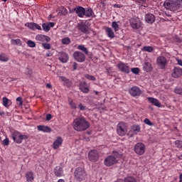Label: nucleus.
Here are the masks:
<instances>
[{
	"instance_id": "1",
	"label": "nucleus",
	"mask_w": 182,
	"mask_h": 182,
	"mask_svg": "<svg viewBox=\"0 0 182 182\" xmlns=\"http://www.w3.org/2000/svg\"><path fill=\"white\" fill-rule=\"evenodd\" d=\"M73 127L76 132H85L90 127V123L83 117H78L74 119Z\"/></svg>"
},
{
	"instance_id": "41",
	"label": "nucleus",
	"mask_w": 182,
	"mask_h": 182,
	"mask_svg": "<svg viewBox=\"0 0 182 182\" xmlns=\"http://www.w3.org/2000/svg\"><path fill=\"white\" fill-rule=\"evenodd\" d=\"M142 50L144 52H149V53L153 52V47L151 46H144Z\"/></svg>"
},
{
	"instance_id": "38",
	"label": "nucleus",
	"mask_w": 182,
	"mask_h": 182,
	"mask_svg": "<svg viewBox=\"0 0 182 182\" xmlns=\"http://www.w3.org/2000/svg\"><path fill=\"white\" fill-rule=\"evenodd\" d=\"M36 40L38 41L39 42H45V36L38 34L36 36Z\"/></svg>"
},
{
	"instance_id": "8",
	"label": "nucleus",
	"mask_w": 182,
	"mask_h": 182,
	"mask_svg": "<svg viewBox=\"0 0 182 182\" xmlns=\"http://www.w3.org/2000/svg\"><path fill=\"white\" fill-rule=\"evenodd\" d=\"M73 58L75 60L79 62L80 63H83V62L86 60V55H85V53L80 51L74 52Z\"/></svg>"
},
{
	"instance_id": "2",
	"label": "nucleus",
	"mask_w": 182,
	"mask_h": 182,
	"mask_svg": "<svg viewBox=\"0 0 182 182\" xmlns=\"http://www.w3.org/2000/svg\"><path fill=\"white\" fill-rule=\"evenodd\" d=\"M112 154H113V156H112V155L108 156L105 159V166H107L108 167H110V166H113V164H116V163H117V161H118L117 159H122V155L119 152L113 151Z\"/></svg>"
},
{
	"instance_id": "39",
	"label": "nucleus",
	"mask_w": 182,
	"mask_h": 182,
	"mask_svg": "<svg viewBox=\"0 0 182 182\" xmlns=\"http://www.w3.org/2000/svg\"><path fill=\"white\" fill-rule=\"evenodd\" d=\"M26 43L29 48H36V43L32 40H28Z\"/></svg>"
},
{
	"instance_id": "59",
	"label": "nucleus",
	"mask_w": 182,
	"mask_h": 182,
	"mask_svg": "<svg viewBox=\"0 0 182 182\" xmlns=\"http://www.w3.org/2000/svg\"><path fill=\"white\" fill-rule=\"evenodd\" d=\"M77 70V63H73V70Z\"/></svg>"
},
{
	"instance_id": "20",
	"label": "nucleus",
	"mask_w": 182,
	"mask_h": 182,
	"mask_svg": "<svg viewBox=\"0 0 182 182\" xmlns=\"http://www.w3.org/2000/svg\"><path fill=\"white\" fill-rule=\"evenodd\" d=\"M63 143V139H62L61 136H58L53 144V149L57 150V149H59L60 146H62Z\"/></svg>"
},
{
	"instance_id": "49",
	"label": "nucleus",
	"mask_w": 182,
	"mask_h": 182,
	"mask_svg": "<svg viewBox=\"0 0 182 182\" xmlns=\"http://www.w3.org/2000/svg\"><path fill=\"white\" fill-rule=\"evenodd\" d=\"M42 46H43V48H44V49H47V50L50 49V44H49L48 43H43Z\"/></svg>"
},
{
	"instance_id": "43",
	"label": "nucleus",
	"mask_w": 182,
	"mask_h": 182,
	"mask_svg": "<svg viewBox=\"0 0 182 182\" xmlns=\"http://www.w3.org/2000/svg\"><path fill=\"white\" fill-rule=\"evenodd\" d=\"M68 102H69V105H70V106H71L72 109H77V106H76V103H75V102H73V100L69 99Z\"/></svg>"
},
{
	"instance_id": "9",
	"label": "nucleus",
	"mask_w": 182,
	"mask_h": 182,
	"mask_svg": "<svg viewBox=\"0 0 182 182\" xmlns=\"http://www.w3.org/2000/svg\"><path fill=\"white\" fill-rule=\"evenodd\" d=\"M129 23L133 29H139L141 28V21L139 18H132L129 20Z\"/></svg>"
},
{
	"instance_id": "33",
	"label": "nucleus",
	"mask_w": 182,
	"mask_h": 182,
	"mask_svg": "<svg viewBox=\"0 0 182 182\" xmlns=\"http://www.w3.org/2000/svg\"><path fill=\"white\" fill-rule=\"evenodd\" d=\"M0 60L1 62H8V60H9V55L5 53H1L0 55Z\"/></svg>"
},
{
	"instance_id": "15",
	"label": "nucleus",
	"mask_w": 182,
	"mask_h": 182,
	"mask_svg": "<svg viewBox=\"0 0 182 182\" xmlns=\"http://www.w3.org/2000/svg\"><path fill=\"white\" fill-rule=\"evenodd\" d=\"M74 11L76 12L79 18H83V16H85V14H86V9L80 6H77L75 8Z\"/></svg>"
},
{
	"instance_id": "34",
	"label": "nucleus",
	"mask_w": 182,
	"mask_h": 182,
	"mask_svg": "<svg viewBox=\"0 0 182 182\" xmlns=\"http://www.w3.org/2000/svg\"><path fill=\"white\" fill-rule=\"evenodd\" d=\"M11 45H17V46H22V41L21 39H12L11 41Z\"/></svg>"
},
{
	"instance_id": "62",
	"label": "nucleus",
	"mask_w": 182,
	"mask_h": 182,
	"mask_svg": "<svg viewBox=\"0 0 182 182\" xmlns=\"http://www.w3.org/2000/svg\"><path fill=\"white\" fill-rule=\"evenodd\" d=\"M46 56L47 58H50V56H52V53H46Z\"/></svg>"
},
{
	"instance_id": "30",
	"label": "nucleus",
	"mask_w": 182,
	"mask_h": 182,
	"mask_svg": "<svg viewBox=\"0 0 182 182\" xmlns=\"http://www.w3.org/2000/svg\"><path fill=\"white\" fill-rule=\"evenodd\" d=\"M3 106H4V107H9V106H11V100L9 99H8V97H4L3 99Z\"/></svg>"
},
{
	"instance_id": "46",
	"label": "nucleus",
	"mask_w": 182,
	"mask_h": 182,
	"mask_svg": "<svg viewBox=\"0 0 182 182\" xmlns=\"http://www.w3.org/2000/svg\"><path fill=\"white\" fill-rule=\"evenodd\" d=\"M16 102H17V105H18V106H22V105H23V100H22L21 97H18L16 98Z\"/></svg>"
},
{
	"instance_id": "13",
	"label": "nucleus",
	"mask_w": 182,
	"mask_h": 182,
	"mask_svg": "<svg viewBox=\"0 0 182 182\" xmlns=\"http://www.w3.org/2000/svg\"><path fill=\"white\" fill-rule=\"evenodd\" d=\"M182 75V69L180 67H174L171 71V76L174 79H177Z\"/></svg>"
},
{
	"instance_id": "51",
	"label": "nucleus",
	"mask_w": 182,
	"mask_h": 182,
	"mask_svg": "<svg viewBox=\"0 0 182 182\" xmlns=\"http://www.w3.org/2000/svg\"><path fill=\"white\" fill-rule=\"evenodd\" d=\"M3 146H9V139L6 138L3 141H2Z\"/></svg>"
},
{
	"instance_id": "21",
	"label": "nucleus",
	"mask_w": 182,
	"mask_h": 182,
	"mask_svg": "<svg viewBox=\"0 0 182 182\" xmlns=\"http://www.w3.org/2000/svg\"><path fill=\"white\" fill-rule=\"evenodd\" d=\"M79 87L82 93H89V85H87V83L86 82H80Z\"/></svg>"
},
{
	"instance_id": "45",
	"label": "nucleus",
	"mask_w": 182,
	"mask_h": 182,
	"mask_svg": "<svg viewBox=\"0 0 182 182\" xmlns=\"http://www.w3.org/2000/svg\"><path fill=\"white\" fill-rule=\"evenodd\" d=\"M85 77L86 79H87L88 80H92V81L96 80V77L95 76L90 75H88V74L85 75Z\"/></svg>"
},
{
	"instance_id": "47",
	"label": "nucleus",
	"mask_w": 182,
	"mask_h": 182,
	"mask_svg": "<svg viewBox=\"0 0 182 182\" xmlns=\"http://www.w3.org/2000/svg\"><path fill=\"white\" fill-rule=\"evenodd\" d=\"M144 123H145V124H147L148 126H154V124L150 122V119H149L148 118H146L144 120Z\"/></svg>"
},
{
	"instance_id": "28",
	"label": "nucleus",
	"mask_w": 182,
	"mask_h": 182,
	"mask_svg": "<svg viewBox=\"0 0 182 182\" xmlns=\"http://www.w3.org/2000/svg\"><path fill=\"white\" fill-rule=\"evenodd\" d=\"M60 80L63 82L64 86H67V87H70V86H72V82L70 80L66 78L65 77H60Z\"/></svg>"
},
{
	"instance_id": "25",
	"label": "nucleus",
	"mask_w": 182,
	"mask_h": 182,
	"mask_svg": "<svg viewBox=\"0 0 182 182\" xmlns=\"http://www.w3.org/2000/svg\"><path fill=\"white\" fill-rule=\"evenodd\" d=\"M54 173L57 177H62V176H63V168L60 166L55 167L54 169Z\"/></svg>"
},
{
	"instance_id": "17",
	"label": "nucleus",
	"mask_w": 182,
	"mask_h": 182,
	"mask_svg": "<svg viewBox=\"0 0 182 182\" xmlns=\"http://www.w3.org/2000/svg\"><path fill=\"white\" fill-rule=\"evenodd\" d=\"M145 22H146V23H150L151 25L154 23V22H156V16L151 13L146 14L145 15Z\"/></svg>"
},
{
	"instance_id": "50",
	"label": "nucleus",
	"mask_w": 182,
	"mask_h": 182,
	"mask_svg": "<svg viewBox=\"0 0 182 182\" xmlns=\"http://www.w3.org/2000/svg\"><path fill=\"white\" fill-rule=\"evenodd\" d=\"M175 93H176L177 95H181L182 96V88L176 87L175 89Z\"/></svg>"
},
{
	"instance_id": "5",
	"label": "nucleus",
	"mask_w": 182,
	"mask_h": 182,
	"mask_svg": "<svg viewBox=\"0 0 182 182\" xmlns=\"http://www.w3.org/2000/svg\"><path fill=\"white\" fill-rule=\"evenodd\" d=\"M164 6L166 9H169V11H172V12H176V11H178V9H180V6H181V5L177 2L165 1L164 3Z\"/></svg>"
},
{
	"instance_id": "22",
	"label": "nucleus",
	"mask_w": 182,
	"mask_h": 182,
	"mask_svg": "<svg viewBox=\"0 0 182 182\" xmlns=\"http://www.w3.org/2000/svg\"><path fill=\"white\" fill-rule=\"evenodd\" d=\"M147 100L148 102H149V103H151V105L156 106V107H161V103L160 102V101H159V100L154 97H149L147 98Z\"/></svg>"
},
{
	"instance_id": "60",
	"label": "nucleus",
	"mask_w": 182,
	"mask_h": 182,
	"mask_svg": "<svg viewBox=\"0 0 182 182\" xmlns=\"http://www.w3.org/2000/svg\"><path fill=\"white\" fill-rule=\"evenodd\" d=\"M114 8H122L123 6L120 5V4H114L113 5Z\"/></svg>"
},
{
	"instance_id": "63",
	"label": "nucleus",
	"mask_w": 182,
	"mask_h": 182,
	"mask_svg": "<svg viewBox=\"0 0 182 182\" xmlns=\"http://www.w3.org/2000/svg\"><path fill=\"white\" fill-rule=\"evenodd\" d=\"M178 182H182V173H181L179 176V181Z\"/></svg>"
},
{
	"instance_id": "4",
	"label": "nucleus",
	"mask_w": 182,
	"mask_h": 182,
	"mask_svg": "<svg viewBox=\"0 0 182 182\" xmlns=\"http://www.w3.org/2000/svg\"><path fill=\"white\" fill-rule=\"evenodd\" d=\"M75 178L77 181H83L86 178V172L82 167L77 168L75 171Z\"/></svg>"
},
{
	"instance_id": "36",
	"label": "nucleus",
	"mask_w": 182,
	"mask_h": 182,
	"mask_svg": "<svg viewBox=\"0 0 182 182\" xmlns=\"http://www.w3.org/2000/svg\"><path fill=\"white\" fill-rule=\"evenodd\" d=\"M59 15L66 16V15H68V9L65 7H61L59 11Z\"/></svg>"
},
{
	"instance_id": "31",
	"label": "nucleus",
	"mask_w": 182,
	"mask_h": 182,
	"mask_svg": "<svg viewBox=\"0 0 182 182\" xmlns=\"http://www.w3.org/2000/svg\"><path fill=\"white\" fill-rule=\"evenodd\" d=\"M93 15V10L92 8H86L85 9V16L87 18H90Z\"/></svg>"
},
{
	"instance_id": "27",
	"label": "nucleus",
	"mask_w": 182,
	"mask_h": 182,
	"mask_svg": "<svg viewBox=\"0 0 182 182\" xmlns=\"http://www.w3.org/2000/svg\"><path fill=\"white\" fill-rule=\"evenodd\" d=\"M105 32L108 36V38H110V39H113L116 36L114 35V32L112 29V28L107 27L105 28Z\"/></svg>"
},
{
	"instance_id": "57",
	"label": "nucleus",
	"mask_w": 182,
	"mask_h": 182,
	"mask_svg": "<svg viewBox=\"0 0 182 182\" xmlns=\"http://www.w3.org/2000/svg\"><path fill=\"white\" fill-rule=\"evenodd\" d=\"M176 62H177V64L179 65V66H182V60L177 58Z\"/></svg>"
},
{
	"instance_id": "35",
	"label": "nucleus",
	"mask_w": 182,
	"mask_h": 182,
	"mask_svg": "<svg viewBox=\"0 0 182 182\" xmlns=\"http://www.w3.org/2000/svg\"><path fill=\"white\" fill-rule=\"evenodd\" d=\"M124 182H137V179L134 176H127L124 178Z\"/></svg>"
},
{
	"instance_id": "61",
	"label": "nucleus",
	"mask_w": 182,
	"mask_h": 182,
	"mask_svg": "<svg viewBox=\"0 0 182 182\" xmlns=\"http://www.w3.org/2000/svg\"><path fill=\"white\" fill-rule=\"evenodd\" d=\"M46 87H48V89H52V85L50 84H46Z\"/></svg>"
},
{
	"instance_id": "10",
	"label": "nucleus",
	"mask_w": 182,
	"mask_h": 182,
	"mask_svg": "<svg viewBox=\"0 0 182 182\" xmlns=\"http://www.w3.org/2000/svg\"><path fill=\"white\" fill-rule=\"evenodd\" d=\"M99 157H100V156L99 155V152L97 150H91L88 153V159L90 161L96 163V161L99 160Z\"/></svg>"
},
{
	"instance_id": "19",
	"label": "nucleus",
	"mask_w": 182,
	"mask_h": 182,
	"mask_svg": "<svg viewBox=\"0 0 182 182\" xmlns=\"http://www.w3.org/2000/svg\"><path fill=\"white\" fill-rule=\"evenodd\" d=\"M78 30L80 31L82 33H85V35H89V26L86 25L85 23H81L80 24H78Z\"/></svg>"
},
{
	"instance_id": "64",
	"label": "nucleus",
	"mask_w": 182,
	"mask_h": 182,
	"mask_svg": "<svg viewBox=\"0 0 182 182\" xmlns=\"http://www.w3.org/2000/svg\"><path fill=\"white\" fill-rule=\"evenodd\" d=\"M58 182H65V180H63V179H59V180L58 181Z\"/></svg>"
},
{
	"instance_id": "23",
	"label": "nucleus",
	"mask_w": 182,
	"mask_h": 182,
	"mask_svg": "<svg viewBox=\"0 0 182 182\" xmlns=\"http://www.w3.org/2000/svg\"><path fill=\"white\" fill-rule=\"evenodd\" d=\"M37 129L39 132H43V133H50L52 132L50 127L45 125H39L37 127Z\"/></svg>"
},
{
	"instance_id": "55",
	"label": "nucleus",
	"mask_w": 182,
	"mask_h": 182,
	"mask_svg": "<svg viewBox=\"0 0 182 182\" xmlns=\"http://www.w3.org/2000/svg\"><path fill=\"white\" fill-rule=\"evenodd\" d=\"M48 27L50 28H53V26H55V23L53 22H49L48 23Z\"/></svg>"
},
{
	"instance_id": "54",
	"label": "nucleus",
	"mask_w": 182,
	"mask_h": 182,
	"mask_svg": "<svg viewBox=\"0 0 182 182\" xmlns=\"http://www.w3.org/2000/svg\"><path fill=\"white\" fill-rule=\"evenodd\" d=\"M50 119H52V114H46V120H47L48 122H49V120H50Z\"/></svg>"
},
{
	"instance_id": "7",
	"label": "nucleus",
	"mask_w": 182,
	"mask_h": 182,
	"mask_svg": "<svg viewBox=\"0 0 182 182\" xmlns=\"http://www.w3.org/2000/svg\"><path fill=\"white\" fill-rule=\"evenodd\" d=\"M117 132L119 136H125L127 133V125L124 122H119L117 127Z\"/></svg>"
},
{
	"instance_id": "18",
	"label": "nucleus",
	"mask_w": 182,
	"mask_h": 182,
	"mask_svg": "<svg viewBox=\"0 0 182 182\" xmlns=\"http://www.w3.org/2000/svg\"><path fill=\"white\" fill-rule=\"evenodd\" d=\"M25 26H27V28L31 31H36V29H38V31H42V27L36 23H26Z\"/></svg>"
},
{
	"instance_id": "26",
	"label": "nucleus",
	"mask_w": 182,
	"mask_h": 182,
	"mask_svg": "<svg viewBox=\"0 0 182 182\" xmlns=\"http://www.w3.org/2000/svg\"><path fill=\"white\" fill-rule=\"evenodd\" d=\"M153 69V67L151 66V63H149V62H145L143 64V70H144V72H151Z\"/></svg>"
},
{
	"instance_id": "42",
	"label": "nucleus",
	"mask_w": 182,
	"mask_h": 182,
	"mask_svg": "<svg viewBox=\"0 0 182 182\" xmlns=\"http://www.w3.org/2000/svg\"><path fill=\"white\" fill-rule=\"evenodd\" d=\"M42 26L45 32H49V31H50V28H49V25L48 23H43Z\"/></svg>"
},
{
	"instance_id": "3",
	"label": "nucleus",
	"mask_w": 182,
	"mask_h": 182,
	"mask_svg": "<svg viewBox=\"0 0 182 182\" xmlns=\"http://www.w3.org/2000/svg\"><path fill=\"white\" fill-rule=\"evenodd\" d=\"M12 139L15 143H17V144H21L22 143L23 140L28 139V135H23L21 134L19 132H14L12 135Z\"/></svg>"
},
{
	"instance_id": "11",
	"label": "nucleus",
	"mask_w": 182,
	"mask_h": 182,
	"mask_svg": "<svg viewBox=\"0 0 182 182\" xmlns=\"http://www.w3.org/2000/svg\"><path fill=\"white\" fill-rule=\"evenodd\" d=\"M156 63L160 69H166V66H167V58L164 56H159L156 59Z\"/></svg>"
},
{
	"instance_id": "52",
	"label": "nucleus",
	"mask_w": 182,
	"mask_h": 182,
	"mask_svg": "<svg viewBox=\"0 0 182 182\" xmlns=\"http://www.w3.org/2000/svg\"><path fill=\"white\" fill-rule=\"evenodd\" d=\"M25 74L27 75H32V70L27 68L25 71Z\"/></svg>"
},
{
	"instance_id": "16",
	"label": "nucleus",
	"mask_w": 182,
	"mask_h": 182,
	"mask_svg": "<svg viewBox=\"0 0 182 182\" xmlns=\"http://www.w3.org/2000/svg\"><path fill=\"white\" fill-rule=\"evenodd\" d=\"M58 59L62 63H68L69 55L65 52H60L58 53Z\"/></svg>"
},
{
	"instance_id": "53",
	"label": "nucleus",
	"mask_w": 182,
	"mask_h": 182,
	"mask_svg": "<svg viewBox=\"0 0 182 182\" xmlns=\"http://www.w3.org/2000/svg\"><path fill=\"white\" fill-rule=\"evenodd\" d=\"M78 108L80 110H86V106L83 105L82 104L78 105Z\"/></svg>"
},
{
	"instance_id": "56",
	"label": "nucleus",
	"mask_w": 182,
	"mask_h": 182,
	"mask_svg": "<svg viewBox=\"0 0 182 182\" xmlns=\"http://www.w3.org/2000/svg\"><path fill=\"white\" fill-rule=\"evenodd\" d=\"M50 42V38L48 37V36H44V41Z\"/></svg>"
},
{
	"instance_id": "32",
	"label": "nucleus",
	"mask_w": 182,
	"mask_h": 182,
	"mask_svg": "<svg viewBox=\"0 0 182 182\" xmlns=\"http://www.w3.org/2000/svg\"><path fill=\"white\" fill-rule=\"evenodd\" d=\"M140 125H133L131 128V132L134 133V134H137V133H140Z\"/></svg>"
},
{
	"instance_id": "12",
	"label": "nucleus",
	"mask_w": 182,
	"mask_h": 182,
	"mask_svg": "<svg viewBox=\"0 0 182 182\" xmlns=\"http://www.w3.org/2000/svg\"><path fill=\"white\" fill-rule=\"evenodd\" d=\"M117 68L120 72H122L123 73H130V68L127 65V63H124L123 62H119L117 64Z\"/></svg>"
},
{
	"instance_id": "48",
	"label": "nucleus",
	"mask_w": 182,
	"mask_h": 182,
	"mask_svg": "<svg viewBox=\"0 0 182 182\" xmlns=\"http://www.w3.org/2000/svg\"><path fill=\"white\" fill-rule=\"evenodd\" d=\"M132 73H134L135 75H139V72H140V69H139V68H133L131 69Z\"/></svg>"
},
{
	"instance_id": "44",
	"label": "nucleus",
	"mask_w": 182,
	"mask_h": 182,
	"mask_svg": "<svg viewBox=\"0 0 182 182\" xmlns=\"http://www.w3.org/2000/svg\"><path fill=\"white\" fill-rule=\"evenodd\" d=\"M175 146H176V147H177L178 149H182V141L176 140V141H175Z\"/></svg>"
},
{
	"instance_id": "29",
	"label": "nucleus",
	"mask_w": 182,
	"mask_h": 182,
	"mask_svg": "<svg viewBox=\"0 0 182 182\" xmlns=\"http://www.w3.org/2000/svg\"><path fill=\"white\" fill-rule=\"evenodd\" d=\"M77 49H79V50H82V52H84V53H85V55H87L89 58H92V55H89V50L86 47H85V46L79 45L77 46Z\"/></svg>"
},
{
	"instance_id": "58",
	"label": "nucleus",
	"mask_w": 182,
	"mask_h": 182,
	"mask_svg": "<svg viewBox=\"0 0 182 182\" xmlns=\"http://www.w3.org/2000/svg\"><path fill=\"white\" fill-rule=\"evenodd\" d=\"M139 4H142L143 5L146 4V0H137Z\"/></svg>"
},
{
	"instance_id": "37",
	"label": "nucleus",
	"mask_w": 182,
	"mask_h": 182,
	"mask_svg": "<svg viewBox=\"0 0 182 182\" xmlns=\"http://www.w3.org/2000/svg\"><path fill=\"white\" fill-rule=\"evenodd\" d=\"M112 27L114 28V32H117L120 28L119 27V24L116 21H113L112 23Z\"/></svg>"
},
{
	"instance_id": "40",
	"label": "nucleus",
	"mask_w": 182,
	"mask_h": 182,
	"mask_svg": "<svg viewBox=\"0 0 182 182\" xmlns=\"http://www.w3.org/2000/svg\"><path fill=\"white\" fill-rule=\"evenodd\" d=\"M61 42L63 43V45H69L71 42L70 38H64L61 40Z\"/></svg>"
},
{
	"instance_id": "6",
	"label": "nucleus",
	"mask_w": 182,
	"mask_h": 182,
	"mask_svg": "<svg viewBox=\"0 0 182 182\" xmlns=\"http://www.w3.org/2000/svg\"><path fill=\"white\" fill-rule=\"evenodd\" d=\"M134 151L138 156H143L146 153V145L141 142H138L134 145Z\"/></svg>"
},
{
	"instance_id": "14",
	"label": "nucleus",
	"mask_w": 182,
	"mask_h": 182,
	"mask_svg": "<svg viewBox=\"0 0 182 182\" xmlns=\"http://www.w3.org/2000/svg\"><path fill=\"white\" fill-rule=\"evenodd\" d=\"M129 93L131 96L136 97L137 96H140L141 95V90L139 88V87H132L131 89L129 90Z\"/></svg>"
},
{
	"instance_id": "24",
	"label": "nucleus",
	"mask_w": 182,
	"mask_h": 182,
	"mask_svg": "<svg viewBox=\"0 0 182 182\" xmlns=\"http://www.w3.org/2000/svg\"><path fill=\"white\" fill-rule=\"evenodd\" d=\"M26 178L27 182H32L35 180V175L33 171H28L26 173Z\"/></svg>"
}]
</instances>
